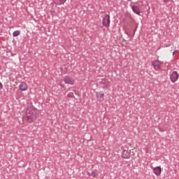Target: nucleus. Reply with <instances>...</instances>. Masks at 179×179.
Masks as SVG:
<instances>
[{
	"mask_svg": "<svg viewBox=\"0 0 179 179\" xmlns=\"http://www.w3.org/2000/svg\"><path fill=\"white\" fill-rule=\"evenodd\" d=\"M36 118H37L36 110L34 109H27L26 111V121L27 122H33V121H36Z\"/></svg>",
	"mask_w": 179,
	"mask_h": 179,
	"instance_id": "f257e3e1",
	"label": "nucleus"
},
{
	"mask_svg": "<svg viewBox=\"0 0 179 179\" xmlns=\"http://www.w3.org/2000/svg\"><path fill=\"white\" fill-rule=\"evenodd\" d=\"M103 24L105 27L110 26V15H105L103 20Z\"/></svg>",
	"mask_w": 179,
	"mask_h": 179,
	"instance_id": "f03ea898",
	"label": "nucleus"
},
{
	"mask_svg": "<svg viewBox=\"0 0 179 179\" xmlns=\"http://www.w3.org/2000/svg\"><path fill=\"white\" fill-rule=\"evenodd\" d=\"M152 65L154 66L155 71H159V69H160V65H162V62H159V60H155L152 62Z\"/></svg>",
	"mask_w": 179,
	"mask_h": 179,
	"instance_id": "7ed1b4c3",
	"label": "nucleus"
},
{
	"mask_svg": "<svg viewBox=\"0 0 179 179\" xmlns=\"http://www.w3.org/2000/svg\"><path fill=\"white\" fill-rule=\"evenodd\" d=\"M131 157V150H124L122 152L123 159H129Z\"/></svg>",
	"mask_w": 179,
	"mask_h": 179,
	"instance_id": "20e7f679",
	"label": "nucleus"
},
{
	"mask_svg": "<svg viewBox=\"0 0 179 179\" xmlns=\"http://www.w3.org/2000/svg\"><path fill=\"white\" fill-rule=\"evenodd\" d=\"M178 79V73H177V71H173L171 75V82L174 83V82H176Z\"/></svg>",
	"mask_w": 179,
	"mask_h": 179,
	"instance_id": "39448f33",
	"label": "nucleus"
},
{
	"mask_svg": "<svg viewBox=\"0 0 179 179\" xmlns=\"http://www.w3.org/2000/svg\"><path fill=\"white\" fill-rule=\"evenodd\" d=\"M19 89L21 92H26V90L29 89V87H27V84L26 83H21L19 85Z\"/></svg>",
	"mask_w": 179,
	"mask_h": 179,
	"instance_id": "423d86ee",
	"label": "nucleus"
},
{
	"mask_svg": "<svg viewBox=\"0 0 179 179\" xmlns=\"http://www.w3.org/2000/svg\"><path fill=\"white\" fill-rule=\"evenodd\" d=\"M64 82L68 85H73L75 80L72 78L66 76L64 78Z\"/></svg>",
	"mask_w": 179,
	"mask_h": 179,
	"instance_id": "0eeeda50",
	"label": "nucleus"
},
{
	"mask_svg": "<svg viewBox=\"0 0 179 179\" xmlns=\"http://www.w3.org/2000/svg\"><path fill=\"white\" fill-rule=\"evenodd\" d=\"M96 97L99 101H104V93L103 92L96 93Z\"/></svg>",
	"mask_w": 179,
	"mask_h": 179,
	"instance_id": "6e6552de",
	"label": "nucleus"
},
{
	"mask_svg": "<svg viewBox=\"0 0 179 179\" xmlns=\"http://www.w3.org/2000/svg\"><path fill=\"white\" fill-rule=\"evenodd\" d=\"M153 170L156 176H160V174H162V168L160 166H157L154 168Z\"/></svg>",
	"mask_w": 179,
	"mask_h": 179,
	"instance_id": "1a4fd4ad",
	"label": "nucleus"
},
{
	"mask_svg": "<svg viewBox=\"0 0 179 179\" xmlns=\"http://www.w3.org/2000/svg\"><path fill=\"white\" fill-rule=\"evenodd\" d=\"M132 10L134 12V13H136V15H140L141 14V10H139V7L136 6H134L132 7Z\"/></svg>",
	"mask_w": 179,
	"mask_h": 179,
	"instance_id": "9d476101",
	"label": "nucleus"
},
{
	"mask_svg": "<svg viewBox=\"0 0 179 179\" xmlns=\"http://www.w3.org/2000/svg\"><path fill=\"white\" fill-rule=\"evenodd\" d=\"M20 34V31L17 30L15 31L13 34V37H17V36H19Z\"/></svg>",
	"mask_w": 179,
	"mask_h": 179,
	"instance_id": "9b49d317",
	"label": "nucleus"
},
{
	"mask_svg": "<svg viewBox=\"0 0 179 179\" xmlns=\"http://www.w3.org/2000/svg\"><path fill=\"white\" fill-rule=\"evenodd\" d=\"M91 176H92V177H97V176H99V173H97V171H92V173H91Z\"/></svg>",
	"mask_w": 179,
	"mask_h": 179,
	"instance_id": "f8f14e48",
	"label": "nucleus"
},
{
	"mask_svg": "<svg viewBox=\"0 0 179 179\" xmlns=\"http://www.w3.org/2000/svg\"><path fill=\"white\" fill-rule=\"evenodd\" d=\"M176 54H178V50H175L173 53V55H176Z\"/></svg>",
	"mask_w": 179,
	"mask_h": 179,
	"instance_id": "ddd939ff",
	"label": "nucleus"
},
{
	"mask_svg": "<svg viewBox=\"0 0 179 179\" xmlns=\"http://www.w3.org/2000/svg\"><path fill=\"white\" fill-rule=\"evenodd\" d=\"M3 85H2V83H0V90L1 89H3Z\"/></svg>",
	"mask_w": 179,
	"mask_h": 179,
	"instance_id": "4468645a",
	"label": "nucleus"
},
{
	"mask_svg": "<svg viewBox=\"0 0 179 179\" xmlns=\"http://www.w3.org/2000/svg\"><path fill=\"white\" fill-rule=\"evenodd\" d=\"M87 176H89L90 177V176H92V174L90 172H87Z\"/></svg>",
	"mask_w": 179,
	"mask_h": 179,
	"instance_id": "2eb2a0df",
	"label": "nucleus"
},
{
	"mask_svg": "<svg viewBox=\"0 0 179 179\" xmlns=\"http://www.w3.org/2000/svg\"><path fill=\"white\" fill-rule=\"evenodd\" d=\"M170 0H164V2H166V3H167V2H169Z\"/></svg>",
	"mask_w": 179,
	"mask_h": 179,
	"instance_id": "dca6fc26",
	"label": "nucleus"
},
{
	"mask_svg": "<svg viewBox=\"0 0 179 179\" xmlns=\"http://www.w3.org/2000/svg\"><path fill=\"white\" fill-rule=\"evenodd\" d=\"M60 2H65L66 0H59Z\"/></svg>",
	"mask_w": 179,
	"mask_h": 179,
	"instance_id": "f3484780",
	"label": "nucleus"
},
{
	"mask_svg": "<svg viewBox=\"0 0 179 179\" xmlns=\"http://www.w3.org/2000/svg\"><path fill=\"white\" fill-rule=\"evenodd\" d=\"M128 1H131V0H128Z\"/></svg>",
	"mask_w": 179,
	"mask_h": 179,
	"instance_id": "a211bd4d",
	"label": "nucleus"
}]
</instances>
